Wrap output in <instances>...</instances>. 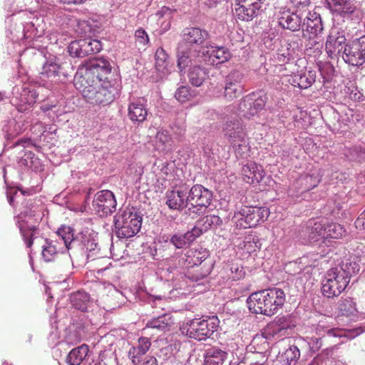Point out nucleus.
<instances>
[{"label":"nucleus","instance_id":"5fc2aeb1","mask_svg":"<svg viewBox=\"0 0 365 365\" xmlns=\"http://www.w3.org/2000/svg\"><path fill=\"white\" fill-rule=\"evenodd\" d=\"M68 51L72 57H85L83 46H80V39L72 41L68 47Z\"/></svg>","mask_w":365,"mask_h":365},{"label":"nucleus","instance_id":"e2e57ef3","mask_svg":"<svg viewBox=\"0 0 365 365\" xmlns=\"http://www.w3.org/2000/svg\"><path fill=\"white\" fill-rule=\"evenodd\" d=\"M176 11L175 9H172L168 6H163L157 13L159 19H165L166 20H171L173 14Z\"/></svg>","mask_w":365,"mask_h":365},{"label":"nucleus","instance_id":"6e6d98bb","mask_svg":"<svg viewBox=\"0 0 365 365\" xmlns=\"http://www.w3.org/2000/svg\"><path fill=\"white\" fill-rule=\"evenodd\" d=\"M240 246L248 253L254 252L259 249L258 242L254 241L251 237H246L242 243L240 244Z\"/></svg>","mask_w":365,"mask_h":365},{"label":"nucleus","instance_id":"0eeeda50","mask_svg":"<svg viewBox=\"0 0 365 365\" xmlns=\"http://www.w3.org/2000/svg\"><path fill=\"white\" fill-rule=\"evenodd\" d=\"M220 320L215 316L195 318L188 320L184 326L185 335L190 339L200 341L212 336L219 328Z\"/></svg>","mask_w":365,"mask_h":365},{"label":"nucleus","instance_id":"c85d7f7f","mask_svg":"<svg viewBox=\"0 0 365 365\" xmlns=\"http://www.w3.org/2000/svg\"><path fill=\"white\" fill-rule=\"evenodd\" d=\"M227 356L226 351L217 346L208 347L203 354L205 365H222Z\"/></svg>","mask_w":365,"mask_h":365},{"label":"nucleus","instance_id":"c9c22d12","mask_svg":"<svg viewBox=\"0 0 365 365\" xmlns=\"http://www.w3.org/2000/svg\"><path fill=\"white\" fill-rule=\"evenodd\" d=\"M222 223V220L219 216L210 215L200 218L193 228H197L200 231L201 235L209 229L216 228L220 226Z\"/></svg>","mask_w":365,"mask_h":365},{"label":"nucleus","instance_id":"6ab92c4d","mask_svg":"<svg viewBox=\"0 0 365 365\" xmlns=\"http://www.w3.org/2000/svg\"><path fill=\"white\" fill-rule=\"evenodd\" d=\"M276 16L278 24L284 29L297 31L302 27V18L289 8H279Z\"/></svg>","mask_w":365,"mask_h":365},{"label":"nucleus","instance_id":"e433bc0d","mask_svg":"<svg viewBox=\"0 0 365 365\" xmlns=\"http://www.w3.org/2000/svg\"><path fill=\"white\" fill-rule=\"evenodd\" d=\"M309 240L315 242L320 240L325 242L326 222L322 221L310 222L308 227Z\"/></svg>","mask_w":365,"mask_h":365},{"label":"nucleus","instance_id":"ddd939ff","mask_svg":"<svg viewBox=\"0 0 365 365\" xmlns=\"http://www.w3.org/2000/svg\"><path fill=\"white\" fill-rule=\"evenodd\" d=\"M12 94L11 102L20 112L27 110L30 106L36 103L38 96L35 88L30 89L26 86H15Z\"/></svg>","mask_w":365,"mask_h":365},{"label":"nucleus","instance_id":"de8ad7c7","mask_svg":"<svg viewBox=\"0 0 365 365\" xmlns=\"http://www.w3.org/2000/svg\"><path fill=\"white\" fill-rule=\"evenodd\" d=\"M344 233L345 230L341 225L334 222H326L325 240L328 238H341Z\"/></svg>","mask_w":365,"mask_h":365},{"label":"nucleus","instance_id":"37998d69","mask_svg":"<svg viewBox=\"0 0 365 365\" xmlns=\"http://www.w3.org/2000/svg\"><path fill=\"white\" fill-rule=\"evenodd\" d=\"M207 76L206 69L199 66L192 67L188 73L190 83L194 86H200Z\"/></svg>","mask_w":365,"mask_h":365},{"label":"nucleus","instance_id":"72a5a7b5","mask_svg":"<svg viewBox=\"0 0 365 365\" xmlns=\"http://www.w3.org/2000/svg\"><path fill=\"white\" fill-rule=\"evenodd\" d=\"M262 13V11H259V8L248 6L246 4H240V2L236 1L235 14L240 20L250 21Z\"/></svg>","mask_w":365,"mask_h":365},{"label":"nucleus","instance_id":"774afa93","mask_svg":"<svg viewBox=\"0 0 365 365\" xmlns=\"http://www.w3.org/2000/svg\"><path fill=\"white\" fill-rule=\"evenodd\" d=\"M140 365H160L157 359L152 356H145L140 363Z\"/></svg>","mask_w":365,"mask_h":365},{"label":"nucleus","instance_id":"69168bd1","mask_svg":"<svg viewBox=\"0 0 365 365\" xmlns=\"http://www.w3.org/2000/svg\"><path fill=\"white\" fill-rule=\"evenodd\" d=\"M350 153L352 155L351 160H361L365 158L364 157V155L365 154V148L363 149L361 147L356 146L350 150Z\"/></svg>","mask_w":365,"mask_h":365},{"label":"nucleus","instance_id":"ea45409f","mask_svg":"<svg viewBox=\"0 0 365 365\" xmlns=\"http://www.w3.org/2000/svg\"><path fill=\"white\" fill-rule=\"evenodd\" d=\"M155 143L158 150L163 151H169L173 149V141L169 133L166 130H159L155 136Z\"/></svg>","mask_w":365,"mask_h":365},{"label":"nucleus","instance_id":"c756f323","mask_svg":"<svg viewBox=\"0 0 365 365\" xmlns=\"http://www.w3.org/2000/svg\"><path fill=\"white\" fill-rule=\"evenodd\" d=\"M200 236V231L197 228H192L190 231L185 233H176L174 234L170 240V243L177 249H182L191 242H192L197 237Z\"/></svg>","mask_w":365,"mask_h":365},{"label":"nucleus","instance_id":"1a4fd4ad","mask_svg":"<svg viewBox=\"0 0 365 365\" xmlns=\"http://www.w3.org/2000/svg\"><path fill=\"white\" fill-rule=\"evenodd\" d=\"M269 210L264 207H244L237 213H235L233 220L236 226L240 228L255 227L264 222L268 215Z\"/></svg>","mask_w":365,"mask_h":365},{"label":"nucleus","instance_id":"49530a36","mask_svg":"<svg viewBox=\"0 0 365 365\" xmlns=\"http://www.w3.org/2000/svg\"><path fill=\"white\" fill-rule=\"evenodd\" d=\"M80 46H83L85 56L94 53H98L102 48L101 41L97 39H80Z\"/></svg>","mask_w":365,"mask_h":365},{"label":"nucleus","instance_id":"58836bf2","mask_svg":"<svg viewBox=\"0 0 365 365\" xmlns=\"http://www.w3.org/2000/svg\"><path fill=\"white\" fill-rule=\"evenodd\" d=\"M72 306L82 312H86L90 302V296L84 291H77L70 295Z\"/></svg>","mask_w":365,"mask_h":365},{"label":"nucleus","instance_id":"5701e85b","mask_svg":"<svg viewBox=\"0 0 365 365\" xmlns=\"http://www.w3.org/2000/svg\"><path fill=\"white\" fill-rule=\"evenodd\" d=\"M187 187L180 186L178 189L168 190L165 195V204L170 209L182 210L187 206Z\"/></svg>","mask_w":365,"mask_h":365},{"label":"nucleus","instance_id":"603ef678","mask_svg":"<svg viewBox=\"0 0 365 365\" xmlns=\"http://www.w3.org/2000/svg\"><path fill=\"white\" fill-rule=\"evenodd\" d=\"M273 322L276 323V325L279 327L281 331H282L285 335L287 334V330L294 327L292 321L289 317H277Z\"/></svg>","mask_w":365,"mask_h":365},{"label":"nucleus","instance_id":"4d7b16f0","mask_svg":"<svg viewBox=\"0 0 365 365\" xmlns=\"http://www.w3.org/2000/svg\"><path fill=\"white\" fill-rule=\"evenodd\" d=\"M190 96L191 93L190 92V88L187 86H181L178 88L175 94V98L181 103L189 100Z\"/></svg>","mask_w":365,"mask_h":365},{"label":"nucleus","instance_id":"412c9836","mask_svg":"<svg viewBox=\"0 0 365 365\" xmlns=\"http://www.w3.org/2000/svg\"><path fill=\"white\" fill-rule=\"evenodd\" d=\"M320 180L321 178L317 173L302 175L292 185L289 192L292 195H297L299 193L309 191L317 187Z\"/></svg>","mask_w":365,"mask_h":365},{"label":"nucleus","instance_id":"13d9d810","mask_svg":"<svg viewBox=\"0 0 365 365\" xmlns=\"http://www.w3.org/2000/svg\"><path fill=\"white\" fill-rule=\"evenodd\" d=\"M236 1L248 6L259 8V11L262 12L266 9V0H236Z\"/></svg>","mask_w":365,"mask_h":365},{"label":"nucleus","instance_id":"cd10ccee","mask_svg":"<svg viewBox=\"0 0 365 365\" xmlns=\"http://www.w3.org/2000/svg\"><path fill=\"white\" fill-rule=\"evenodd\" d=\"M303 26H305V29H303L304 36H306L305 33H309L310 35L317 37L322 32L324 29L321 16L316 12L308 14L304 20Z\"/></svg>","mask_w":365,"mask_h":365},{"label":"nucleus","instance_id":"79ce46f5","mask_svg":"<svg viewBox=\"0 0 365 365\" xmlns=\"http://www.w3.org/2000/svg\"><path fill=\"white\" fill-rule=\"evenodd\" d=\"M18 227L20 230V232L22 235L23 240L27 247H31L33 245L34 238L36 237L38 234L35 226H29L26 225L24 222H17Z\"/></svg>","mask_w":365,"mask_h":365},{"label":"nucleus","instance_id":"4be33fe9","mask_svg":"<svg viewBox=\"0 0 365 365\" xmlns=\"http://www.w3.org/2000/svg\"><path fill=\"white\" fill-rule=\"evenodd\" d=\"M205 48V60L211 65L222 64L231 58L229 49L225 46L207 45Z\"/></svg>","mask_w":365,"mask_h":365},{"label":"nucleus","instance_id":"7c9ffc66","mask_svg":"<svg viewBox=\"0 0 365 365\" xmlns=\"http://www.w3.org/2000/svg\"><path fill=\"white\" fill-rule=\"evenodd\" d=\"M63 249L58 240L46 239L42 245V257L45 262L53 261L58 253L63 252Z\"/></svg>","mask_w":365,"mask_h":365},{"label":"nucleus","instance_id":"393cba45","mask_svg":"<svg viewBox=\"0 0 365 365\" xmlns=\"http://www.w3.org/2000/svg\"><path fill=\"white\" fill-rule=\"evenodd\" d=\"M62 73L61 64L57 62L56 58L48 59L42 67L41 72V78L43 81L57 83L60 81V76Z\"/></svg>","mask_w":365,"mask_h":365},{"label":"nucleus","instance_id":"a18cd8bd","mask_svg":"<svg viewBox=\"0 0 365 365\" xmlns=\"http://www.w3.org/2000/svg\"><path fill=\"white\" fill-rule=\"evenodd\" d=\"M168 56L165 51L159 48L155 52V68L163 75L166 74L169 70Z\"/></svg>","mask_w":365,"mask_h":365},{"label":"nucleus","instance_id":"bf43d9fd","mask_svg":"<svg viewBox=\"0 0 365 365\" xmlns=\"http://www.w3.org/2000/svg\"><path fill=\"white\" fill-rule=\"evenodd\" d=\"M135 38L136 41L143 46H145L149 42L148 36L143 29H139L135 31Z\"/></svg>","mask_w":365,"mask_h":365},{"label":"nucleus","instance_id":"39448f33","mask_svg":"<svg viewBox=\"0 0 365 365\" xmlns=\"http://www.w3.org/2000/svg\"><path fill=\"white\" fill-rule=\"evenodd\" d=\"M327 7L346 24L345 28L355 29L364 18V11L356 0H325Z\"/></svg>","mask_w":365,"mask_h":365},{"label":"nucleus","instance_id":"4c0bfd02","mask_svg":"<svg viewBox=\"0 0 365 365\" xmlns=\"http://www.w3.org/2000/svg\"><path fill=\"white\" fill-rule=\"evenodd\" d=\"M300 350L295 344H289L282 352H279V361L286 365L295 364L300 357Z\"/></svg>","mask_w":365,"mask_h":365},{"label":"nucleus","instance_id":"2f4dec72","mask_svg":"<svg viewBox=\"0 0 365 365\" xmlns=\"http://www.w3.org/2000/svg\"><path fill=\"white\" fill-rule=\"evenodd\" d=\"M197 56V51L187 46L180 45L177 51L178 67L182 71L190 63L192 58Z\"/></svg>","mask_w":365,"mask_h":365},{"label":"nucleus","instance_id":"680f3d73","mask_svg":"<svg viewBox=\"0 0 365 365\" xmlns=\"http://www.w3.org/2000/svg\"><path fill=\"white\" fill-rule=\"evenodd\" d=\"M234 280H239L242 279L245 276V271L242 267H240L237 264H233L230 269Z\"/></svg>","mask_w":365,"mask_h":365},{"label":"nucleus","instance_id":"f257e3e1","mask_svg":"<svg viewBox=\"0 0 365 365\" xmlns=\"http://www.w3.org/2000/svg\"><path fill=\"white\" fill-rule=\"evenodd\" d=\"M56 234L57 240L63 248L71 251L69 257L71 261L78 258L93 260L99 253L97 235L88 230H83L75 236L73 229L64 225L58 229Z\"/></svg>","mask_w":365,"mask_h":365},{"label":"nucleus","instance_id":"9b49d317","mask_svg":"<svg viewBox=\"0 0 365 365\" xmlns=\"http://www.w3.org/2000/svg\"><path fill=\"white\" fill-rule=\"evenodd\" d=\"M343 61L352 66H360L365 63V35L346 43Z\"/></svg>","mask_w":365,"mask_h":365},{"label":"nucleus","instance_id":"6e6552de","mask_svg":"<svg viewBox=\"0 0 365 365\" xmlns=\"http://www.w3.org/2000/svg\"><path fill=\"white\" fill-rule=\"evenodd\" d=\"M142 225V215L135 209H127L118 213L114 217L116 236L129 238L135 236Z\"/></svg>","mask_w":365,"mask_h":365},{"label":"nucleus","instance_id":"f3484780","mask_svg":"<svg viewBox=\"0 0 365 365\" xmlns=\"http://www.w3.org/2000/svg\"><path fill=\"white\" fill-rule=\"evenodd\" d=\"M338 34L336 29H331L325 44L326 52L329 58L332 60H338L339 57L343 59V55H344L346 38L344 36H337Z\"/></svg>","mask_w":365,"mask_h":365},{"label":"nucleus","instance_id":"8fccbe9b","mask_svg":"<svg viewBox=\"0 0 365 365\" xmlns=\"http://www.w3.org/2000/svg\"><path fill=\"white\" fill-rule=\"evenodd\" d=\"M339 309L343 315L349 316L356 312V304L350 297L342 298L339 302Z\"/></svg>","mask_w":365,"mask_h":365},{"label":"nucleus","instance_id":"dca6fc26","mask_svg":"<svg viewBox=\"0 0 365 365\" xmlns=\"http://www.w3.org/2000/svg\"><path fill=\"white\" fill-rule=\"evenodd\" d=\"M212 199V192L201 185H195L187 190V204L206 209Z\"/></svg>","mask_w":365,"mask_h":365},{"label":"nucleus","instance_id":"9d476101","mask_svg":"<svg viewBox=\"0 0 365 365\" xmlns=\"http://www.w3.org/2000/svg\"><path fill=\"white\" fill-rule=\"evenodd\" d=\"M225 138L233 146L246 147V133L242 122L237 118L227 119L222 127Z\"/></svg>","mask_w":365,"mask_h":365},{"label":"nucleus","instance_id":"a211bd4d","mask_svg":"<svg viewBox=\"0 0 365 365\" xmlns=\"http://www.w3.org/2000/svg\"><path fill=\"white\" fill-rule=\"evenodd\" d=\"M244 75L239 71H231L226 77L225 97L232 101L243 92Z\"/></svg>","mask_w":365,"mask_h":365},{"label":"nucleus","instance_id":"f03ea898","mask_svg":"<svg viewBox=\"0 0 365 365\" xmlns=\"http://www.w3.org/2000/svg\"><path fill=\"white\" fill-rule=\"evenodd\" d=\"M359 264L351 258H344L329 269L322 282V292L327 298L339 296L346 288L351 277L359 271Z\"/></svg>","mask_w":365,"mask_h":365},{"label":"nucleus","instance_id":"b1692460","mask_svg":"<svg viewBox=\"0 0 365 365\" xmlns=\"http://www.w3.org/2000/svg\"><path fill=\"white\" fill-rule=\"evenodd\" d=\"M208 37V32L198 27L186 28L183 30L182 40L187 47L201 46Z\"/></svg>","mask_w":365,"mask_h":365},{"label":"nucleus","instance_id":"2eb2a0df","mask_svg":"<svg viewBox=\"0 0 365 365\" xmlns=\"http://www.w3.org/2000/svg\"><path fill=\"white\" fill-rule=\"evenodd\" d=\"M266 102V97L261 93H252L243 98L239 108L245 117L250 118L262 110Z\"/></svg>","mask_w":365,"mask_h":365},{"label":"nucleus","instance_id":"052dcab7","mask_svg":"<svg viewBox=\"0 0 365 365\" xmlns=\"http://www.w3.org/2000/svg\"><path fill=\"white\" fill-rule=\"evenodd\" d=\"M151 345L150 340L147 337H140L138 339V346H136L141 354H145L150 349Z\"/></svg>","mask_w":365,"mask_h":365},{"label":"nucleus","instance_id":"f8f14e48","mask_svg":"<svg viewBox=\"0 0 365 365\" xmlns=\"http://www.w3.org/2000/svg\"><path fill=\"white\" fill-rule=\"evenodd\" d=\"M30 144V140L21 139L18 140L14 145L13 149L16 153L19 150V156L17 157V163L22 168H30L34 171L43 170V165L41 160L35 157L33 152L26 150Z\"/></svg>","mask_w":365,"mask_h":365},{"label":"nucleus","instance_id":"4468645a","mask_svg":"<svg viewBox=\"0 0 365 365\" xmlns=\"http://www.w3.org/2000/svg\"><path fill=\"white\" fill-rule=\"evenodd\" d=\"M92 205L99 216L104 217L115 211L116 200L111 191L103 190L95 195Z\"/></svg>","mask_w":365,"mask_h":365},{"label":"nucleus","instance_id":"c03bdc74","mask_svg":"<svg viewBox=\"0 0 365 365\" xmlns=\"http://www.w3.org/2000/svg\"><path fill=\"white\" fill-rule=\"evenodd\" d=\"M285 336L279 327L276 325V323L272 321L264 329L261 339H265L266 340L279 339ZM258 339H260V338H258ZM257 340V339H255L254 342Z\"/></svg>","mask_w":365,"mask_h":365},{"label":"nucleus","instance_id":"423d86ee","mask_svg":"<svg viewBox=\"0 0 365 365\" xmlns=\"http://www.w3.org/2000/svg\"><path fill=\"white\" fill-rule=\"evenodd\" d=\"M112 67L110 61L105 58L90 59L81 63L78 68L74 78L81 76L87 83H101L110 81Z\"/></svg>","mask_w":365,"mask_h":365},{"label":"nucleus","instance_id":"aec40b11","mask_svg":"<svg viewBox=\"0 0 365 365\" xmlns=\"http://www.w3.org/2000/svg\"><path fill=\"white\" fill-rule=\"evenodd\" d=\"M148 113L147 101L144 98L130 100L128 106V117L134 124H140L146 119Z\"/></svg>","mask_w":365,"mask_h":365},{"label":"nucleus","instance_id":"0e129e2a","mask_svg":"<svg viewBox=\"0 0 365 365\" xmlns=\"http://www.w3.org/2000/svg\"><path fill=\"white\" fill-rule=\"evenodd\" d=\"M308 344L309 345L310 349L312 351L316 352L319 351L322 346V339L320 336L311 337L309 340Z\"/></svg>","mask_w":365,"mask_h":365},{"label":"nucleus","instance_id":"473e14b6","mask_svg":"<svg viewBox=\"0 0 365 365\" xmlns=\"http://www.w3.org/2000/svg\"><path fill=\"white\" fill-rule=\"evenodd\" d=\"M173 324L172 315L170 314H163L148 321L146 327L160 331H167L170 330Z\"/></svg>","mask_w":365,"mask_h":365},{"label":"nucleus","instance_id":"864d4df0","mask_svg":"<svg viewBox=\"0 0 365 365\" xmlns=\"http://www.w3.org/2000/svg\"><path fill=\"white\" fill-rule=\"evenodd\" d=\"M290 44L282 46L281 48L277 51L276 58L283 63H288L293 58L292 51H290Z\"/></svg>","mask_w":365,"mask_h":365},{"label":"nucleus","instance_id":"338daca9","mask_svg":"<svg viewBox=\"0 0 365 365\" xmlns=\"http://www.w3.org/2000/svg\"><path fill=\"white\" fill-rule=\"evenodd\" d=\"M354 225L358 230H361L365 229V210L356 220Z\"/></svg>","mask_w":365,"mask_h":365},{"label":"nucleus","instance_id":"7ed1b4c3","mask_svg":"<svg viewBox=\"0 0 365 365\" xmlns=\"http://www.w3.org/2000/svg\"><path fill=\"white\" fill-rule=\"evenodd\" d=\"M93 82L87 83L81 76L73 79L74 86L89 103L105 106L119 96L120 86L116 81Z\"/></svg>","mask_w":365,"mask_h":365},{"label":"nucleus","instance_id":"a878e982","mask_svg":"<svg viewBox=\"0 0 365 365\" xmlns=\"http://www.w3.org/2000/svg\"><path fill=\"white\" fill-rule=\"evenodd\" d=\"M316 79V72L311 70H302L288 78V82L294 87L300 89L309 88Z\"/></svg>","mask_w":365,"mask_h":365},{"label":"nucleus","instance_id":"09e8293b","mask_svg":"<svg viewBox=\"0 0 365 365\" xmlns=\"http://www.w3.org/2000/svg\"><path fill=\"white\" fill-rule=\"evenodd\" d=\"M322 48L323 43L319 39V36L314 37L312 35L309 36L308 42L306 43V51L308 55L317 56L322 53Z\"/></svg>","mask_w":365,"mask_h":365},{"label":"nucleus","instance_id":"bb28decb","mask_svg":"<svg viewBox=\"0 0 365 365\" xmlns=\"http://www.w3.org/2000/svg\"><path fill=\"white\" fill-rule=\"evenodd\" d=\"M244 180L249 184L259 183L264 176L262 166L254 162H249L242 168Z\"/></svg>","mask_w":365,"mask_h":365},{"label":"nucleus","instance_id":"20e7f679","mask_svg":"<svg viewBox=\"0 0 365 365\" xmlns=\"http://www.w3.org/2000/svg\"><path fill=\"white\" fill-rule=\"evenodd\" d=\"M285 298L282 289L274 287L252 293L247 298V303L252 313L271 317L282 307Z\"/></svg>","mask_w":365,"mask_h":365},{"label":"nucleus","instance_id":"f704fd0d","mask_svg":"<svg viewBox=\"0 0 365 365\" xmlns=\"http://www.w3.org/2000/svg\"><path fill=\"white\" fill-rule=\"evenodd\" d=\"M89 347L86 344H82L73 349L66 357L68 365H80L88 356Z\"/></svg>","mask_w":365,"mask_h":365},{"label":"nucleus","instance_id":"a19ab883","mask_svg":"<svg viewBox=\"0 0 365 365\" xmlns=\"http://www.w3.org/2000/svg\"><path fill=\"white\" fill-rule=\"evenodd\" d=\"M24 125L15 119H10L5 123L2 127V130L7 138H14L24 130Z\"/></svg>","mask_w":365,"mask_h":365},{"label":"nucleus","instance_id":"3c124183","mask_svg":"<svg viewBox=\"0 0 365 365\" xmlns=\"http://www.w3.org/2000/svg\"><path fill=\"white\" fill-rule=\"evenodd\" d=\"M209 254L206 249H201L200 250H190L187 252V257L192 258L191 260L194 265L200 264L204 262Z\"/></svg>","mask_w":365,"mask_h":365}]
</instances>
